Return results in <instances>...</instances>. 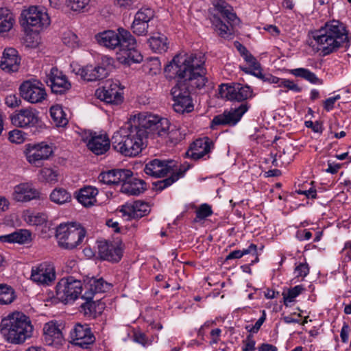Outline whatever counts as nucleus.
<instances>
[{
    "instance_id": "f257e3e1",
    "label": "nucleus",
    "mask_w": 351,
    "mask_h": 351,
    "mask_svg": "<svg viewBox=\"0 0 351 351\" xmlns=\"http://www.w3.org/2000/svg\"><path fill=\"white\" fill-rule=\"evenodd\" d=\"M317 50L323 56L337 52L339 49L347 50L350 46L351 37L344 25L339 21H331L313 33Z\"/></svg>"
},
{
    "instance_id": "f03ea898",
    "label": "nucleus",
    "mask_w": 351,
    "mask_h": 351,
    "mask_svg": "<svg viewBox=\"0 0 351 351\" xmlns=\"http://www.w3.org/2000/svg\"><path fill=\"white\" fill-rule=\"evenodd\" d=\"M146 132L127 122L112 137V147L127 157L138 156L147 145Z\"/></svg>"
},
{
    "instance_id": "7ed1b4c3",
    "label": "nucleus",
    "mask_w": 351,
    "mask_h": 351,
    "mask_svg": "<svg viewBox=\"0 0 351 351\" xmlns=\"http://www.w3.org/2000/svg\"><path fill=\"white\" fill-rule=\"evenodd\" d=\"M204 57L201 54H178L165 67V73L169 80L176 77H193L201 75L205 77Z\"/></svg>"
},
{
    "instance_id": "20e7f679",
    "label": "nucleus",
    "mask_w": 351,
    "mask_h": 351,
    "mask_svg": "<svg viewBox=\"0 0 351 351\" xmlns=\"http://www.w3.org/2000/svg\"><path fill=\"white\" fill-rule=\"evenodd\" d=\"M33 326L28 316L22 312L10 313L0 323V333L3 339L11 344L24 343L32 335Z\"/></svg>"
},
{
    "instance_id": "39448f33",
    "label": "nucleus",
    "mask_w": 351,
    "mask_h": 351,
    "mask_svg": "<svg viewBox=\"0 0 351 351\" xmlns=\"http://www.w3.org/2000/svg\"><path fill=\"white\" fill-rule=\"evenodd\" d=\"M189 168L190 165L186 163L178 167L174 160H162L156 158L145 165L144 171L146 174L155 178L165 177L168 173H171L170 177L154 183L155 189L157 191H162L183 177Z\"/></svg>"
},
{
    "instance_id": "423d86ee",
    "label": "nucleus",
    "mask_w": 351,
    "mask_h": 351,
    "mask_svg": "<svg viewBox=\"0 0 351 351\" xmlns=\"http://www.w3.org/2000/svg\"><path fill=\"white\" fill-rule=\"evenodd\" d=\"M176 84L171 88V94L174 101L173 106L174 110L176 107L186 110L190 108L193 109V99L191 93L196 89L202 88L206 84V79L201 75L193 77H176Z\"/></svg>"
},
{
    "instance_id": "0eeeda50",
    "label": "nucleus",
    "mask_w": 351,
    "mask_h": 351,
    "mask_svg": "<svg viewBox=\"0 0 351 351\" xmlns=\"http://www.w3.org/2000/svg\"><path fill=\"white\" fill-rule=\"evenodd\" d=\"M133 127L146 132V138H155L165 134V128H168L169 121L149 111H141L131 116L128 121Z\"/></svg>"
},
{
    "instance_id": "6e6552de",
    "label": "nucleus",
    "mask_w": 351,
    "mask_h": 351,
    "mask_svg": "<svg viewBox=\"0 0 351 351\" xmlns=\"http://www.w3.org/2000/svg\"><path fill=\"white\" fill-rule=\"evenodd\" d=\"M86 236V230L80 225H59L56 229V237L60 247L66 250H72L79 245Z\"/></svg>"
},
{
    "instance_id": "1a4fd4ad",
    "label": "nucleus",
    "mask_w": 351,
    "mask_h": 351,
    "mask_svg": "<svg viewBox=\"0 0 351 351\" xmlns=\"http://www.w3.org/2000/svg\"><path fill=\"white\" fill-rule=\"evenodd\" d=\"M20 23L25 32H39L50 24V19L47 12L31 6L22 12Z\"/></svg>"
},
{
    "instance_id": "9d476101",
    "label": "nucleus",
    "mask_w": 351,
    "mask_h": 351,
    "mask_svg": "<svg viewBox=\"0 0 351 351\" xmlns=\"http://www.w3.org/2000/svg\"><path fill=\"white\" fill-rule=\"evenodd\" d=\"M83 283L73 276L62 278L56 286L57 298L64 304L74 302L82 293Z\"/></svg>"
},
{
    "instance_id": "9b49d317",
    "label": "nucleus",
    "mask_w": 351,
    "mask_h": 351,
    "mask_svg": "<svg viewBox=\"0 0 351 351\" xmlns=\"http://www.w3.org/2000/svg\"><path fill=\"white\" fill-rule=\"evenodd\" d=\"M124 34L125 41L119 50V59L121 62L128 66L132 64L140 63L143 60V56L136 49V40L135 38L128 30H121Z\"/></svg>"
},
{
    "instance_id": "f8f14e48",
    "label": "nucleus",
    "mask_w": 351,
    "mask_h": 351,
    "mask_svg": "<svg viewBox=\"0 0 351 351\" xmlns=\"http://www.w3.org/2000/svg\"><path fill=\"white\" fill-rule=\"evenodd\" d=\"M218 94L221 98L239 102L244 101L253 96L250 86L240 83L221 84L219 87Z\"/></svg>"
},
{
    "instance_id": "ddd939ff",
    "label": "nucleus",
    "mask_w": 351,
    "mask_h": 351,
    "mask_svg": "<svg viewBox=\"0 0 351 351\" xmlns=\"http://www.w3.org/2000/svg\"><path fill=\"white\" fill-rule=\"evenodd\" d=\"M21 96L32 104H41L47 99V94L43 84L37 81H25L20 86Z\"/></svg>"
},
{
    "instance_id": "4468645a",
    "label": "nucleus",
    "mask_w": 351,
    "mask_h": 351,
    "mask_svg": "<svg viewBox=\"0 0 351 351\" xmlns=\"http://www.w3.org/2000/svg\"><path fill=\"white\" fill-rule=\"evenodd\" d=\"M56 278L55 267L51 263L43 262L32 268L30 279L38 285L50 286Z\"/></svg>"
},
{
    "instance_id": "2eb2a0df",
    "label": "nucleus",
    "mask_w": 351,
    "mask_h": 351,
    "mask_svg": "<svg viewBox=\"0 0 351 351\" xmlns=\"http://www.w3.org/2000/svg\"><path fill=\"white\" fill-rule=\"evenodd\" d=\"M71 342L82 348L87 349L95 341V337L88 325L76 324L70 330Z\"/></svg>"
},
{
    "instance_id": "dca6fc26",
    "label": "nucleus",
    "mask_w": 351,
    "mask_h": 351,
    "mask_svg": "<svg viewBox=\"0 0 351 351\" xmlns=\"http://www.w3.org/2000/svg\"><path fill=\"white\" fill-rule=\"evenodd\" d=\"M121 30H125L123 27H119L117 32L114 30H105L97 34L95 36V40L97 43L109 49H119L122 47L123 41H125L124 34Z\"/></svg>"
},
{
    "instance_id": "f3484780",
    "label": "nucleus",
    "mask_w": 351,
    "mask_h": 351,
    "mask_svg": "<svg viewBox=\"0 0 351 351\" xmlns=\"http://www.w3.org/2000/svg\"><path fill=\"white\" fill-rule=\"evenodd\" d=\"M96 94L101 101L112 105H118L123 101V96L117 82L112 80L105 82L101 89H98Z\"/></svg>"
},
{
    "instance_id": "a211bd4d",
    "label": "nucleus",
    "mask_w": 351,
    "mask_h": 351,
    "mask_svg": "<svg viewBox=\"0 0 351 351\" xmlns=\"http://www.w3.org/2000/svg\"><path fill=\"white\" fill-rule=\"evenodd\" d=\"M53 153L51 145L45 142L34 145H28L25 150L27 160L36 166H39L43 160L48 159Z\"/></svg>"
},
{
    "instance_id": "6ab92c4d",
    "label": "nucleus",
    "mask_w": 351,
    "mask_h": 351,
    "mask_svg": "<svg viewBox=\"0 0 351 351\" xmlns=\"http://www.w3.org/2000/svg\"><path fill=\"white\" fill-rule=\"evenodd\" d=\"M46 83L51 87L53 93L56 94H64L69 90L71 84L62 71L56 67H52L46 77Z\"/></svg>"
},
{
    "instance_id": "aec40b11",
    "label": "nucleus",
    "mask_w": 351,
    "mask_h": 351,
    "mask_svg": "<svg viewBox=\"0 0 351 351\" xmlns=\"http://www.w3.org/2000/svg\"><path fill=\"white\" fill-rule=\"evenodd\" d=\"M10 119L12 123L17 127L35 128L38 130L45 128L43 122L33 111H16Z\"/></svg>"
},
{
    "instance_id": "412c9836",
    "label": "nucleus",
    "mask_w": 351,
    "mask_h": 351,
    "mask_svg": "<svg viewBox=\"0 0 351 351\" xmlns=\"http://www.w3.org/2000/svg\"><path fill=\"white\" fill-rule=\"evenodd\" d=\"M98 252L101 259L110 262H119L122 257L121 246L114 242L101 241L98 243Z\"/></svg>"
},
{
    "instance_id": "4be33fe9",
    "label": "nucleus",
    "mask_w": 351,
    "mask_h": 351,
    "mask_svg": "<svg viewBox=\"0 0 351 351\" xmlns=\"http://www.w3.org/2000/svg\"><path fill=\"white\" fill-rule=\"evenodd\" d=\"M153 17L154 13L151 9L139 10L136 13L131 26L133 33L138 36H145L148 32V23Z\"/></svg>"
},
{
    "instance_id": "5701e85b",
    "label": "nucleus",
    "mask_w": 351,
    "mask_h": 351,
    "mask_svg": "<svg viewBox=\"0 0 351 351\" xmlns=\"http://www.w3.org/2000/svg\"><path fill=\"white\" fill-rule=\"evenodd\" d=\"M73 71L76 75H80L82 79L88 82L100 80L107 77L108 75V69L102 66H93L87 65L86 66H77Z\"/></svg>"
},
{
    "instance_id": "b1692460",
    "label": "nucleus",
    "mask_w": 351,
    "mask_h": 351,
    "mask_svg": "<svg viewBox=\"0 0 351 351\" xmlns=\"http://www.w3.org/2000/svg\"><path fill=\"white\" fill-rule=\"evenodd\" d=\"M149 205L143 201L127 202L121 206L120 211L128 219H138L147 215L149 213Z\"/></svg>"
},
{
    "instance_id": "393cba45",
    "label": "nucleus",
    "mask_w": 351,
    "mask_h": 351,
    "mask_svg": "<svg viewBox=\"0 0 351 351\" xmlns=\"http://www.w3.org/2000/svg\"><path fill=\"white\" fill-rule=\"evenodd\" d=\"M60 325L55 321L46 323L43 327L44 340L47 345L59 346L64 341Z\"/></svg>"
},
{
    "instance_id": "a878e982",
    "label": "nucleus",
    "mask_w": 351,
    "mask_h": 351,
    "mask_svg": "<svg viewBox=\"0 0 351 351\" xmlns=\"http://www.w3.org/2000/svg\"><path fill=\"white\" fill-rule=\"evenodd\" d=\"M110 285L104 280L103 278H91L84 285V293L82 298L93 300L95 294L103 293L110 289Z\"/></svg>"
},
{
    "instance_id": "bb28decb",
    "label": "nucleus",
    "mask_w": 351,
    "mask_h": 351,
    "mask_svg": "<svg viewBox=\"0 0 351 351\" xmlns=\"http://www.w3.org/2000/svg\"><path fill=\"white\" fill-rule=\"evenodd\" d=\"M213 147V142L208 137L198 138L191 144L187 154L191 158L198 160L208 154Z\"/></svg>"
},
{
    "instance_id": "cd10ccee",
    "label": "nucleus",
    "mask_w": 351,
    "mask_h": 351,
    "mask_svg": "<svg viewBox=\"0 0 351 351\" xmlns=\"http://www.w3.org/2000/svg\"><path fill=\"white\" fill-rule=\"evenodd\" d=\"M246 111H223L219 115L215 116L211 123L210 128L215 130L218 125L234 126L241 120Z\"/></svg>"
},
{
    "instance_id": "c85d7f7f",
    "label": "nucleus",
    "mask_w": 351,
    "mask_h": 351,
    "mask_svg": "<svg viewBox=\"0 0 351 351\" xmlns=\"http://www.w3.org/2000/svg\"><path fill=\"white\" fill-rule=\"evenodd\" d=\"M120 191L121 193L128 195H138L145 189V182L140 179L133 176V173L130 170V176L126 179H123Z\"/></svg>"
},
{
    "instance_id": "c756f323",
    "label": "nucleus",
    "mask_w": 351,
    "mask_h": 351,
    "mask_svg": "<svg viewBox=\"0 0 351 351\" xmlns=\"http://www.w3.org/2000/svg\"><path fill=\"white\" fill-rule=\"evenodd\" d=\"M130 176V169H112L101 172L98 176V180L108 185L121 184L123 179H126Z\"/></svg>"
},
{
    "instance_id": "7c9ffc66",
    "label": "nucleus",
    "mask_w": 351,
    "mask_h": 351,
    "mask_svg": "<svg viewBox=\"0 0 351 351\" xmlns=\"http://www.w3.org/2000/svg\"><path fill=\"white\" fill-rule=\"evenodd\" d=\"M21 59L17 51L14 48L5 49L0 66L6 72H15L19 70Z\"/></svg>"
},
{
    "instance_id": "2f4dec72",
    "label": "nucleus",
    "mask_w": 351,
    "mask_h": 351,
    "mask_svg": "<svg viewBox=\"0 0 351 351\" xmlns=\"http://www.w3.org/2000/svg\"><path fill=\"white\" fill-rule=\"evenodd\" d=\"M40 193L27 183H21L14 187V199L17 202H29L39 198Z\"/></svg>"
},
{
    "instance_id": "473e14b6",
    "label": "nucleus",
    "mask_w": 351,
    "mask_h": 351,
    "mask_svg": "<svg viewBox=\"0 0 351 351\" xmlns=\"http://www.w3.org/2000/svg\"><path fill=\"white\" fill-rule=\"evenodd\" d=\"M110 142L106 134L95 135L88 144V148L96 155L105 154L110 148Z\"/></svg>"
},
{
    "instance_id": "72a5a7b5",
    "label": "nucleus",
    "mask_w": 351,
    "mask_h": 351,
    "mask_svg": "<svg viewBox=\"0 0 351 351\" xmlns=\"http://www.w3.org/2000/svg\"><path fill=\"white\" fill-rule=\"evenodd\" d=\"M31 236L32 234L29 230L21 229L10 234L1 235L0 241L3 243L25 244L31 241Z\"/></svg>"
},
{
    "instance_id": "f704fd0d",
    "label": "nucleus",
    "mask_w": 351,
    "mask_h": 351,
    "mask_svg": "<svg viewBox=\"0 0 351 351\" xmlns=\"http://www.w3.org/2000/svg\"><path fill=\"white\" fill-rule=\"evenodd\" d=\"M98 194L97 188L87 186L81 189L76 196L77 201L85 207H89L97 202L96 196Z\"/></svg>"
},
{
    "instance_id": "c9c22d12",
    "label": "nucleus",
    "mask_w": 351,
    "mask_h": 351,
    "mask_svg": "<svg viewBox=\"0 0 351 351\" xmlns=\"http://www.w3.org/2000/svg\"><path fill=\"white\" fill-rule=\"evenodd\" d=\"M216 10L226 19L228 24L239 25L240 20L232 11V8L223 0H217L215 4Z\"/></svg>"
},
{
    "instance_id": "e433bc0d",
    "label": "nucleus",
    "mask_w": 351,
    "mask_h": 351,
    "mask_svg": "<svg viewBox=\"0 0 351 351\" xmlns=\"http://www.w3.org/2000/svg\"><path fill=\"white\" fill-rule=\"evenodd\" d=\"M148 43L151 49L156 53H163L169 49L167 37L160 33L152 36Z\"/></svg>"
},
{
    "instance_id": "4c0bfd02",
    "label": "nucleus",
    "mask_w": 351,
    "mask_h": 351,
    "mask_svg": "<svg viewBox=\"0 0 351 351\" xmlns=\"http://www.w3.org/2000/svg\"><path fill=\"white\" fill-rule=\"evenodd\" d=\"M14 22V16L10 10L6 8H0V33L9 32L12 28Z\"/></svg>"
},
{
    "instance_id": "58836bf2",
    "label": "nucleus",
    "mask_w": 351,
    "mask_h": 351,
    "mask_svg": "<svg viewBox=\"0 0 351 351\" xmlns=\"http://www.w3.org/2000/svg\"><path fill=\"white\" fill-rule=\"evenodd\" d=\"M49 198L52 202L62 205L71 201V195L65 189L58 187L51 191Z\"/></svg>"
},
{
    "instance_id": "ea45409f",
    "label": "nucleus",
    "mask_w": 351,
    "mask_h": 351,
    "mask_svg": "<svg viewBox=\"0 0 351 351\" xmlns=\"http://www.w3.org/2000/svg\"><path fill=\"white\" fill-rule=\"evenodd\" d=\"M165 134L159 135L158 137L165 138L167 139L170 143L173 145L177 144L184 136L185 134L182 133L180 128L175 125H169L168 128H165Z\"/></svg>"
},
{
    "instance_id": "a19ab883",
    "label": "nucleus",
    "mask_w": 351,
    "mask_h": 351,
    "mask_svg": "<svg viewBox=\"0 0 351 351\" xmlns=\"http://www.w3.org/2000/svg\"><path fill=\"white\" fill-rule=\"evenodd\" d=\"M290 73L295 77L303 78L313 84H322V80L310 70L304 68H298L290 70Z\"/></svg>"
},
{
    "instance_id": "79ce46f5",
    "label": "nucleus",
    "mask_w": 351,
    "mask_h": 351,
    "mask_svg": "<svg viewBox=\"0 0 351 351\" xmlns=\"http://www.w3.org/2000/svg\"><path fill=\"white\" fill-rule=\"evenodd\" d=\"M215 30L223 38L230 39L234 34V27L237 25H226L220 19H217L213 23Z\"/></svg>"
},
{
    "instance_id": "37998d69",
    "label": "nucleus",
    "mask_w": 351,
    "mask_h": 351,
    "mask_svg": "<svg viewBox=\"0 0 351 351\" xmlns=\"http://www.w3.org/2000/svg\"><path fill=\"white\" fill-rule=\"evenodd\" d=\"M16 298L14 289L7 285L0 284V304H9Z\"/></svg>"
},
{
    "instance_id": "c03bdc74",
    "label": "nucleus",
    "mask_w": 351,
    "mask_h": 351,
    "mask_svg": "<svg viewBox=\"0 0 351 351\" xmlns=\"http://www.w3.org/2000/svg\"><path fill=\"white\" fill-rule=\"evenodd\" d=\"M256 255L257 254V246L255 244L251 243L248 247L243 249L242 250H234L231 252L226 258V261L232 259H238L243 257L246 254Z\"/></svg>"
},
{
    "instance_id": "a18cd8bd",
    "label": "nucleus",
    "mask_w": 351,
    "mask_h": 351,
    "mask_svg": "<svg viewBox=\"0 0 351 351\" xmlns=\"http://www.w3.org/2000/svg\"><path fill=\"white\" fill-rule=\"evenodd\" d=\"M303 291H304V287L302 285H296L289 289L287 292H283L284 304L287 306H289Z\"/></svg>"
},
{
    "instance_id": "49530a36",
    "label": "nucleus",
    "mask_w": 351,
    "mask_h": 351,
    "mask_svg": "<svg viewBox=\"0 0 351 351\" xmlns=\"http://www.w3.org/2000/svg\"><path fill=\"white\" fill-rule=\"evenodd\" d=\"M51 119L57 128H65L69 117L65 111H50Z\"/></svg>"
},
{
    "instance_id": "de8ad7c7",
    "label": "nucleus",
    "mask_w": 351,
    "mask_h": 351,
    "mask_svg": "<svg viewBox=\"0 0 351 351\" xmlns=\"http://www.w3.org/2000/svg\"><path fill=\"white\" fill-rule=\"evenodd\" d=\"M40 179L49 182L56 183L58 181L59 173L57 170L45 167L40 171Z\"/></svg>"
},
{
    "instance_id": "09e8293b",
    "label": "nucleus",
    "mask_w": 351,
    "mask_h": 351,
    "mask_svg": "<svg viewBox=\"0 0 351 351\" xmlns=\"http://www.w3.org/2000/svg\"><path fill=\"white\" fill-rule=\"evenodd\" d=\"M195 218L194 219L195 222H199L206 219L213 214L211 206L208 204H202L195 211Z\"/></svg>"
},
{
    "instance_id": "8fccbe9b",
    "label": "nucleus",
    "mask_w": 351,
    "mask_h": 351,
    "mask_svg": "<svg viewBox=\"0 0 351 351\" xmlns=\"http://www.w3.org/2000/svg\"><path fill=\"white\" fill-rule=\"evenodd\" d=\"M48 216L44 213H32L27 216L26 221L32 226H40L46 223Z\"/></svg>"
},
{
    "instance_id": "3c124183",
    "label": "nucleus",
    "mask_w": 351,
    "mask_h": 351,
    "mask_svg": "<svg viewBox=\"0 0 351 351\" xmlns=\"http://www.w3.org/2000/svg\"><path fill=\"white\" fill-rule=\"evenodd\" d=\"M90 0H66L67 6L75 12L84 11Z\"/></svg>"
},
{
    "instance_id": "603ef678",
    "label": "nucleus",
    "mask_w": 351,
    "mask_h": 351,
    "mask_svg": "<svg viewBox=\"0 0 351 351\" xmlns=\"http://www.w3.org/2000/svg\"><path fill=\"white\" fill-rule=\"evenodd\" d=\"M62 42L69 47L75 48L78 46L77 36L72 32H67L63 34Z\"/></svg>"
},
{
    "instance_id": "864d4df0",
    "label": "nucleus",
    "mask_w": 351,
    "mask_h": 351,
    "mask_svg": "<svg viewBox=\"0 0 351 351\" xmlns=\"http://www.w3.org/2000/svg\"><path fill=\"white\" fill-rule=\"evenodd\" d=\"M8 139L13 143L21 144L25 140V134L21 130L15 129L9 132Z\"/></svg>"
},
{
    "instance_id": "5fc2aeb1",
    "label": "nucleus",
    "mask_w": 351,
    "mask_h": 351,
    "mask_svg": "<svg viewBox=\"0 0 351 351\" xmlns=\"http://www.w3.org/2000/svg\"><path fill=\"white\" fill-rule=\"evenodd\" d=\"M86 302L81 305V308L86 315H94L96 313V304L93 300L84 299Z\"/></svg>"
},
{
    "instance_id": "6e6d98bb",
    "label": "nucleus",
    "mask_w": 351,
    "mask_h": 351,
    "mask_svg": "<svg viewBox=\"0 0 351 351\" xmlns=\"http://www.w3.org/2000/svg\"><path fill=\"white\" fill-rule=\"evenodd\" d=\"M309 273V267L306 263H300L297 265L294 269V274L296 278L306 277Z\"/></svg>"
},
{
    "instance_id": "4d7b16f0",
    "label": "nucleus",
    "mask_w": 351,
    "mask_h": 351,
    "mask_svg": "<svg viewBox=\"0 0 351 351\" xmlns=\"http://www.w3.org/2000/svg\"><path fill=\"white\" fill-rule=\"evenodd\" d=\"M5 103L8 108H14L20 106L21 99L19 96H16V95H10L5 97Z\"/></svg>"
},
{
    "instance_id": "13d9d810",
    "label": "nucleus",
    "mask_w": 351,
    "mask_h": 351,
    "mask_svg": "<svg viewBox=\"0 0 351 351\" xmlns=\"http://www.w3.org/2000/svg\"><path fill=\"white\" fill-rule=\"evenodd\" d=\"M266 319V313L265 311L263 310L262 311V315L261 317L256 322L255 324L252 326L251 328H250L249 326H246V329L252 333H256L260 330L261 326L264 323V322Z\"/></svg>"
},
{
    "instance_id": "bf43d9fd",
    "label": "nucleus",
    "mask_w": 351,
    "mask_h": 351,
    "mask_svg": "<svg viewBox=\"0 0 351 351\" xmlns=\"http://www.w3.org/2000/svg\"><path fill=\"white\" fill-rule=\"evenodd\" d=\"M272 116L278 124L282 126L287 125L290 121L289 117L286 116L285 111H280L278 113H274Z\"/></svg>"
},
{
    "instance_id": "052dcab7",
    "label": "nucleus",
    "mask_w": 351,
    "mask_h": 351,
    "mask_svg": "<svg viewBox=\"0 0 351 351\" xmlns=\"http://www.w3.org/2000/svg\"><path fill=\"white\" fill-rule=\"evenodd\" d=\"M242 57L253 69L258 70V69H261L260 63L250 51Z\"/></svg>"
},
{
    "instance_id": "680f3d73",
    "label": "nucleus",
    "mask_w": 351,
    "mask_h": 351,
    "mask_svg": "<svg viewBox=\"0 0 351 351\" xmlns=\"http://www.w3.org/2000/svg\"><path fill=\"white\" fill-rule=\"evenodd\" d=\"M304 125L308 128H311L316 133H322L324 130L322 123L318 121H315V122L311 120L305 121Z\"/></svg>"
},
{
    "instance_id": "e2e57ef3",
    "label": "nucleus",
    "mask_w": 351,
    "mask_h": 351,
    "mask_svg": "<svg viewBox=\"0 0 351 351\" xmlns=\"http://www.w3.org/2000/svg\"><path fill=\"white\" fill-rule=\"evenodd\" d=\"M281 87L287 88L295 93H299L302 90V88L298 84H295L293 81L284 78L282 79Z\"/></svg>"
},
{
    "instance_id": "0e129e2a",
    "label": "nucleus",
    "mask_w": 351,
    "mask_h": 351,
    "mask_svg": "<svg viewBox=\"0 0 351 351\" xmlns=\"http://www.w3.org/2000/svg\"><path fill=\"white\" fill-rule=\"evenodd\" d=\"M243 351H254L255 350L256 342L252 335L247 336L246 339L243 341Z\"/></svg>"
},
{
    "instance_id": "69168bd1",
    "label": "nucleus",
    "mask_w": 351,
    "mask_h": 351,
    "mask_svg": "<svg viewBox=\"0 0 351 351\" xmlns=\"http://www.w3.org/2000/svg\"><path fill=\"white\" fill-rule=\"evenodd\" d=\"M341 99L340 95H336L326 99L324 101V108L325 110H330L336 108L335 103Z\"/></svg>"
},
{
    "instance_id": "338daca9",
    "label": "nucleus",
    "mask_w": 351,
    "mask_h": 351,
    "mask_svg": "<svg viewBox=\"0 0 351 351\" xmlns=\"http://www.w3.org/2000/svg\"><path fill=\"white\" fill-rule=\"evenodd\" d=\"M221 335V330L220 328L213 329L210 332L211 339L209 342V344L213 346L214 344L218 343L220 341Z\"/></svg>"
},
{
    "instance_id": "774afa93",
    "label": "nucleus",
    "mask_w": 351,
    "mask_h": 351,
    "mask_svg": "<svg viewBox=\"0 0 351 351\" xmlns=\"http://www.w3.org/2000/svg\"><path fill=\"white\" fill-rule=\"evenodd\" d=\"M240 69L245 73L254 75L259 79H263L264 77V75L262 73L261 69H258V70H255L253 69L250 66V67L240 66Z\"/></svg>"
}]
</instances>
